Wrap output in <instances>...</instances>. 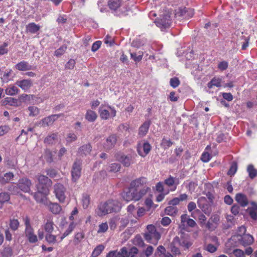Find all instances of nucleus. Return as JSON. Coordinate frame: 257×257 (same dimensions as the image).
Returning a JSON list of instances; mask_svg holds the SVG:
<instances>
[{
    "instance_id": "1",
    "label": "nucleus",
    "mask_w": 257,
    "mask_h": 257,
    "mask_svg": "<svg viewBox=\"0 0 257 257\" xmlns=\"http://www.w3.org/2000/svg\"><path fill=\"white\" fill-rule=\"evenodd\" d=\"M151 188L148 185V180L142 177L137 178L130 183L128 190L121 194L123 199L126 202L138 201L151 191Z\"/></svg>"
},
{
    "instance_id": "2",
    "label": "nucleus",
    "mask_w": 257,
    "mask_h": 257,
    "mask_svg": "<svg viewBox=\"0 0 257 257\" xmlns=\"http://www.w3.org/2000/svg\"><path fill=\"white\" fill-rule=\"evenodd\" d=\"M121 205L119 202L116 200H109L106 202L100 203L96 210L97 214L103 216L113 212L120 210Z\"/></svg>"
},
{
    "instance_id": "3",
    "label": "nucleus",
    "mask_w": 257,
    "mask_h": 257,
    "mask_svg": "<svg viewBox=\"0 0 257 257\" xmlns=\"http://www.w3.org/2000/svg\"><path fill=\"white\" fill-rule=\"evenodd\" d=\"M160 237L161 234L157 231L154 225L150 224L147 226V231L144 233V238L148 242L156 245Z\"/></svg>"
},
{
    "instance_id": "4",
    "label": "nucleus",
    "mask_w": 257,
    "mask_h": 257,
    "mask_svg": "<svg viewBox=\"0 0 257 257\" xmlns=\"http://www.w3.org/2000/svg\"><path fill=\"white\" fill-rule=\"evenodd\" d=\"M107 5L114 15L121 17L127 15L121 0H108Z\"/></svg>"
},
{
    "instance_id": "5",
    "label": "nucleus",
    "mask_w": 257,
    "mask_h": 257,
    "mask_svg": "<svg viewBox=\"0 0 257 257\" xmlns=\"http://www.w3.org/2000/svg\"><path fill=\"white\" fill-rule=\"evenodd\" d=\"M37 179L38 183L37 184V188L42 191L45 194H49V187L51 186L52 182L47 176L40 175H38Z\"/></svg>"
},
{
    "instance_id": "6",
    "label": "nucleus",
    "mask_w": 257,
    "mask_h": 257,
    "mask_svg": "<svg viewBox=\"0 0 257 257\" xmlns=\"http://www.w3.org/2000/svg\"><path fill=\"white\" fill-rule=\"evenodd\" d=\"M100 116L102 119H108L110 116L114 117L116 115L115 110L109 106L101 105L99 108L98 111Z\"/></svg>"
},
{
    "instance_id": "7",
    "label": "nucleus",
    "mask_w": 257,
    "mask_h": 257,
    "mask_svg": "<svg viewBox=\"0 0 257 257\" xmlns=\"http://www.w3.org/2000/svg\"><path fill=\"white\" fill-rule=\"evenodd\" d=\"M81 165V161L79 159H76L72 165L71 176L72 180L74 182H76L81 176L82 169Z\"/></svg>"
},
{
    "instance_id": "8",
    "label": "nucleus",
    "mask_w": 257,
    "mask_h": 257,
    "mask_svg": "<svg viewBox=\"0 0 257 257\" xmlns=\"http://www.w3.org/2000/svg\"><path fill=\"white\" fill-rule=\"evenodd\" d=\"M54 193L56 198L61 203H64L66 199L65 187L61 184L58 183L54 186Z\"/></svg>"
},
{
    "instance_id": "9",
    "label": "nucleus",
    "mask_w": 257,
    "mask_h": 257,
    "mask_svg": "<svg viewBox=\"0 0 257 257\" xmlns=\"http://www.w3.org/2000/svg\"><path fill=\"white\" fill-rule=\"evenodd\" d=\"M198 207L206 214H209L211 212V208L208 199L203 196L198 198L197 200Z\"/></svg>"
},
{
    "instance_id": "10",
    "label": "nucleus",
    "mask_w": 257,
    "mask_h": 257,
    "mask_svg": "<svg viewBox=\"0 0 257 257\" xmlns=\"http://www.w3.org/2000/svg\"><path fill=\"white\" fill-rule=\"evenodd\" d=\"M31 185V181L26 177L19 179L17 183L18 188L25 193L30 192Z\"/></svg>"
},
{
    "instance_id": "11",
    "label": "nucleus",
    "mask_w": 257,
    "mask_h": 257,
    "mask_svg": "<svg viewBox=\"0 0 257 257\" xmlns=\"http://www.w3.org/2000/svg\"><path fill=\"white\" fill-rule=\"evenodd\" d=\"M63 115V114L62 113L50 115L42 119L39 122V124L43 126L51 125L55 120Z\"/></svg>"
},
{
    "instance_id": "12",
    "label": "nucleus",
    "mask_w": 257,
    "mask_h": 257,
    "mask_svg": "<svg viewBox=\"0 0 257 257\" xmlns=\"http://www.w3.org/2000/svg\"><path fill=\"white\" fill-rule=\"evenodd\" d=\"M156 25L163 31V29L169 28L171 26L170 16L168 15L163 16L161 19L156 22Z\"/></svg>"
},
{
    "instance_id": "13",
    "label": "nucleus",
    "mask_w": 257,
    "mask_h": 257,
    "mask_svg": "<svg viewBox=\"0 0 257 257\" xmlns=\"http://www.w3.org/2000/svg\"><path fill=\"white\" fill-rule=\"evenodd\" d=\"M117 159L121 162L124 167H128L133 163V156L131 155H125L123 154H118Z\"/></svg>"
},
{
    "instance_id": "14",
    "label": "nucleus",
    "mask_w": 257,
    "mask_h": 257,
    "mask_svg": "<svg viewBox=\"0 0 257 257\" xmlns=\"http://www.w3.org/2000/svg\"><path fill=\"white\" fill-rule=\"evenodd\" d=\"M15 84L24 91L26 92L32 86L33 82L31 79H23L21 80H17Z\"/></svg>"
},
{
    "instance_id": "15",
    "label": "nucleus",
    "mask_w": 257,
    "mask_h": 257,
    "mask_svg": "<svg viewBox=\"0 0 257 257\" xmlns=\"http://www.w3.org/2000/svg\"><path fill=\"white\" fill-rule=\"evenodd\" d=\"M151 149V146L150 144L148 142H145L142 146H139L138 148V152L139 154L143 157H145L150 152Z\"/></svg>"
},
{
    "instance_id": "16",
    "label": "nucleus",
    "mask_w": 257,
    "mask_h": 257,
    "mask_svg": "<svg viewBox=\"0 0 257 257\" xmlns=\"http://www.w3.org/2000/svg\"><path fill=\"white\" fill-rule=\"evenodd\" d=\"M117 141L116 136L114 135L109 136L104 144V147L106 150H110L112 149Z\"/></svg>"
},
{
    "instance_id": "17",
    "label": "nucleus",
    "mask_w": 257,
    "mask_h": 257,
    "mask_svg": "<svg viewBox=\"0 0 257 257\" xmlns=\"http://www.w3.org/2000/svg\"><path fill=\"white\" fill-rule=\"evenodd\" d=\"M25 235L31 243H35L38 241L37 236L35 234L32 227L25 228Z\"/></svg>"
},
{
    "instance_id": "18",
    "label": "nucleus",
    "mask_w": 257,
    "mask_h": 257,
    "mask_svg": "<svg viewBox=\"0 0 257 257\" xmlns=\"http://www.w3.org/2000/svg\"><path fill=\"white\" fill-rule=\"evenodd\" d=\"M14 178L13 172H8L2 176H0V185H5L9 183Z\"/></svg>"
},
{
    "instance_id": "19",
    "label": "nucleus",
    "mask_w": 257,
    "mask_h": 257,
    "mask_svg": "<svg viewBox=\"0 0 257 257\" xmlns=\"http://www.w3.org/2000/svg\"><path fill=\"white\" fill-rule=\"evenodd\" d=\"M92 150V147L90 144L82 146L78 149V153L80 156H86L90 154Z\"/></svg>"
},
{
    "instance_id": "20",
    "label": "nucleus",
    "mask_w": 257,
    "mask_h": 257,
    "mask_svg": "<svg viewBox=\"0 0 257 257\" xmlns=\"http://www.w3.org/2000/svg\"><path fill=\"white\" fill-rule=\"evenodd\" d=\"M251 205L247 208L248 213L252 219L257 220V204L252 202Z\"/></svg>"
},
{
    "instance_id": "21",
    "label": "nucleus",
    "mask_w": 257,
    "mask_h": 257,
    "mask_svg": "<svg viewBox=\"0 0 257 257\" xmlns=\"http://www.w3.org/2000/svg\"><path fill=\"white\" fill-rule=\"evenodd\" d=\"M16 69L20 71H28L32 69V66L29 64L28 62L22 61L15 65Z\"/></svg>"
},
{
    "instance_id": "22",
    "label": "nucleus",
    "mask_w": 257,
    "mask_h": 257,
    "mask_svg": "<svg viewBox=\"0 0 257 257\" xmlns=\"http://www.w3.org/2000/svg\"><path fill=\"white\" fill-rule=\"evenodd\" d=\"M235 200L242 207H245L247 205L248 201L246 196L242 193H237L235 196Z\"/></svg>"
},
{
    "instance_id": "23",
    "label": "nucleus",
    "mask_w": 257,
    "mask_h": 257,
    "mask_svg": "<svg viewBox=\"0 0 257 257\" xmlns=\"http://www.w3.org/2000/svg\"><path fill=\"white\" fill-rule=\"evenodd\" d=\"M48 194H45L42 191L40 190L39 188H37V192L33 194V196L36 201L39 203H43L45 199V196Z\"/></svg>"
},
{
    "instance_id": "24",
    "label": "nucleus",
    "mask_w": 257,
    "mask_h": 257,
    "mask_svg": "<svg viewBox=\"0 0 257 257\" xmlns=\"http://www.w3.org/2000/svg\"><path fill=\"white\" fill-rule=\"evenodd\" d=\"M177 179L172 176H170L164 181V183L169 187H172L174 185L173 189H171L172 191H175L176 189L177 185L179 184L178 181H176Z\"/></svg>"
},
{
    "instance_id": "25",
    "label": "nucleus",
    "mask_w": 257,
    "mask_h": 257,
    "mask_svg": "<svg viewBox=\"0 0 257 257\" xmlns=\"http://www.w3.org/2000/svg\"><path fill=\"white\" fill-rule=\"evenodd\" d=\"M150 126V122L146 121L140 127L139 135L140 137H143L147 134Z\"/></svg>"
},
{
    "instance_id": "26",
    "label": "nucleus",
    "mask_w": 257,
    "mask_h": 257,
    "mask_svg": "<svg viewBox=\"0 0 257 257\" xmlns=\"http://www.w3.org/2000/svg\"><path fill=\"white\" fill-rule=\"evenodd\" d=\"M48 207L50 211L55 214H58L60 213L62 208L57 203L50 202L48 204Z\"/></svg>"
},
{
    "instance_id": "27",
    "label": "nucleus",
    "mask_w": 257,
    "mask_h": 257,
    "mask_svg": "<svg viewBox=\"0 0 257 257\" xmlns=\"http://www.w3.org/2000/svg\"><path fill=\"white\" fill-rule=\"evenodd\" d=\"M173 244L174 245H180L182 246H184L187 248H188L191 245V243L188 241L187 240L183 239L180 240L179 237L178 236H176L173 239Z\"/></svg>"
},
{
    "instance_id": "28",
    "label": "nucleus",
    "mask_w": 257,
    "mask_h": 257,
    "mask_svg": "<svg viewBox=\"0 0 257 257\" xmlns=\"http://www.w3.org/2000/svg\"><path fill=\"white\" fill-rule=\"evenodd\" d=\"M241 243L243 246H247L251 244L253 242V237L249 234H244L241 237Z\"/></svg>"
},
{
    "instance_id": "29",
    "label": "nucleus",
    "mask_w": 257,
    "mask_h": 257,
    "mask_svg": "<svg viewBox=\"0 0 257 257\" xmlns=\"http://www.w3.org/2000/svg\"><path fill=\"white\" fill-rule=\"evenodd\" d=\"M54 223L51 218L47 219L44 226L45 230L47 233H52L54 230Z\"/></svg>"
},
{
    "instance_id": "30",
    "label": "nucleus",
    "mask_w": 257,
    "mask_h": 257,
    "mask_svg": "<svg viewBox=\"0 0 257 257\" xmlns=\"http://www.w3.org/2000/svg\"><path fill=\"white\" fill-rule=\"evenodd\" d=\"M221 79L219 77H214L208 83L207 86L209 88H212L213 86L219 87L221 86Z\"/></svg>"
},
{
    "instance_id": "31",
    "label": "nucleus",
    "mask_w": 257,
    "mask_h": 257,
    "mask_svg": "<svg viewBox=\"0 0 257 257\" xmlns=\"http://www.w3.org/2000/svg\"><path fill=\"white\" fill-rule=\"evenodd\" d=\"M97 115L92 110H88L85 114V118L89 122H94L97 118Z\"/></svg>"
},
{
    "instance_id": "32",
    "label": "nucleus",
    "mask_w": 257,
    "mask_h": 257,
    "mask_svg": "<svg viewBox=\"0 0 257 257\" xmlns=\"http://www.w3.org/2000/svg\"><path fill=\"white\" fill-rule=\"evenodd\" d=\"M76 226V224L74 223L73 222H72L70 223V224L69 225L67 229L65 230V231L63 233L62 235L60 237V240L62 241L65 237H66L67 236H68L69 234H70L72 231L74 230Z\"/></svg>"
},
{
    "instance_id": "33",
    "label": "nucleus",
    "mask_w": 257,
    "mask_h": 257,
    "mask_svg": "<svg viewBox=\"0 0 257 257\" xmlns=\"http://www.w3.org/2000/svg\"><path fill=\"white\" fill-rule=\"evenodd\" d=\"M40 27L34 23L29 24L27 26V30L32 34H35L39 31Z\"/></svg>"
},
{
    "instance_id": "34",
    "label": "nucleus",
    "mask_w": 257,
    "mask_h": 257,
    "mask_svg": "<svg viewBox=\"0 0 257 257\" xmlns=\"http://www.w3.org/2000/svg\"><path fill=\"white\" fill-rule=\"evenodd\" d=\"M20 90L17 86L10 85L6 89V93L9 95H15L19 92Z\"/></svg>"
},
{
    "instance_id": "35",
    "label": "nucleus",
    "mask_w": 257,
    "mask_h": 257,
    "mask_svg": "<svg viewBox=\"0 0 257 257\" xmlns=\"http://www.w3.org/2000/svg\"><path fill=\"white\" fill-rule=\"evenodd\" d=\"M247 172L250 178L253 179L257 176V170L251 164L249 165L247 168Z\"/></svg>"
},
{
    "instance_id": "36",
    "label": "nucleus",
    "mask_w": 257,
    "mask_h": 257,
    "mask_svg": "<svg viewBox=\"0 0 257 257\" xmlns=\"http://www.w3.org/2000/svg\"><path fill=\"white\" fill-rule=\"evenodd\" d=\"M13 73L12 69H10L7 72H5L3 76L1 77L2 81L4 83H8L13 80L11 75Z\"/></svg>"
},
{
    "instance_id": "37",
    "label": "nucleus",
    "mask_w": 257,
    "mask_h": 257,
    "mask_svg": "<svg viewBox=\"0 0 257 257\" xmlns=\"http://www.w3.org/2000/svg\"><path fill=\"white\" fill-rule=\"evenodd\" d=\"M177 208L172 205L166 207L165 210V213L171 216L175 215L177 214Z\"/></svg>"
},
{
    "instance_id": "38",
    "label": "nucleus",
    "mask_w": 257,
    "mask_h": 257,
    "mask_svg": "<svg viewBox=\"0 0 257 257\" xmlns=\"http://www.w3.org/2000/svg\"><path fill=\"white\" fill-rule=\"evenodd\" d=\"M104 248V246L100 244L98 246H97L93 250V251L92 252L91 256L92 257H97L98 256L101 252L103 250Z\"/></svg>"
},
{
    "instance_id": "39",
    "label": "nucleus",
    "mask_w": 257,
    "mask_h": 257,
    "mask_svg": "<svg viewBox=\"0 0 257 257\" xmlns=\"http://www.w3.org/2000/svg\"><path fill=\"white\" fill-rule=\"evenodd\" d=\"M9 225L10 227L12 230L16 231L18 229L20 226V222L18 219H12L10 220Z\"/></svg>"
},
{
    "instance_id": "40",
    "label": "nucleus",
    "mask_w": 257,
    "mask_h": 257,
    "mask_svg": "<svg viewBox=\"0 0 257 257\" xmlns=\"http://www.w3.org/2000/svg\"><path fill=\"white\" fill-rule=\"evenodd\" d=\"M84 238V233L83 231L77 232L75 234L74 242L75 244L79 243L82 239Z\"/></svg>"
},
{
    "instance_id": "41",
    "label": "nucleus",
    "mask_w": 257,
    "mask_h": 257,
    "mask_svg": "<svg viewBox=\"0 0 257 257\" xmlns=\"http://www.w3.org/2000/svg\"><path fill=\"white\" fill-rule=\"evenodd\" d=\"M10 199V195L6 192L0 193V204L8 202Z\"/></svg>"
},
{
    "instance_id": "42",
    "label": "nucleus",
    "mask_w": 257,
    "mask_h": 257,
    "mask_svg": "<svg viewBox=\"0 0 257 257\" xmlns=\"http://www.w3.org/2000/svg\"><path fill=\"white\" fill-rule=\"evenodd\" d=\"M82 202L84 208H87L90 203V197L87 194H83Z\"/></svg>"
},
{
    "instance_id": "43",
    "label": "nucleus",
    "mask_w": 257,
    "mask_h": 257,
    "mask_svg": "<svg viewBox=\"0 0 257 257\" xmlns=\"http://www.w3.org/2000/svg\"><path fill=\"white\" fill-rule=\"evenodd\" d=\"M28 110L29 111V116H35L37 115L39 113V109L38 107L31 106L28 107Z\"/></svg>"
},
{
    "instance_id": "44",
    "label": "nucleus",
    "mask_w": 257,
    "mask_h": 257,
    "mask_svg": "<svg viewBox=\"0 0 257 257\" xmlns=\"http://www.w3.org/2000/svg\"><path fill=\"white\" fill-rule=\"evenodd\" d=\"M120 168V165L118 163H112L111 164L107 170L110 172H118Z\"/></svg>"
},
{
    "instance_id": "45",
    "label": "nucleus",
    "mask_w": 257,
    "mask_h": 257,
    "mask_svg": "<svg viewBox=\"0 0 257 257\" xmlns=\"http://www.w3.org/2000/svg\"><path fill=\"white\" fill-rule=\"evenodd\" d=\"M57 135L55 134H53L48 136L44 140V142L47 144H53L55 140L57 139Z\"/></svg>"
},
{
    "instance_id": "46",
    "label": "nucleus",
    "mask_w": 257,
    "mask_h": 257,
    "mask_svg": "<svg viewBox=\"0 0 257 257\" xmlns=\"http://www.w3.org/2000/svg\"><path fill=\"white\" fill-rule=\"evenodd\" d=\"M67 49V46L62 45L59 49L56 50L54 52V55L57 57H60L64 54Z\"/></svg>"
},
{
    "instance_id": "47",
    "label": "nucleus",
    "mask_w": 257,
    "mask_h": 257,
    "mask_svg": "<svg viewBox=\"0 0 257 257\" xmlns=\"http://www.w3.org/2000/svg\"><path fill=\"white\" fill-rule=\"evenodd\" d=\"M46 240L50 243H55L57 242L56 236L51 233H47L45 236Z\"/></svg>"
},
{
    "instance_id": "48",
    "label": "nucleus",
    "mask_w": 257,
    "mask_h": 257,
    "mask_svg": "<svg viewBox=\"0 0 257 257\" xmlns=\"http://www.w3.org/2000/svg\"><path fill=\"white\" fill-rule=\"evenodd\" d=\"M108 224L106 222L102 223L98 226V229L97 230L98 233L105 232L108 229Z\"/></svg>"
},
{
    "instance_id": "49",
    "label": "nucleus",
    "mask_w": 257,
    "mask_h": 257,
    "mask_svg": "<svg viewBox=\"0 0 257 257\" xmlns=\"http://www.w3.org/2000/svg\"><path fill=\"white\" fill-rule=\"evenodd\" d=\"M143 53L142 52L139 53V54L138 55H137L136 53H131V57L132 59L134 60L136 62H139L143 58Z\"/></svg>"
},
{
    "instance_id": "50",
    "label": "nucleus",
    "mask_w": 257,
    "mask_h": 257,
    "mask_svg": "<svg viewBox=\"0 0 257 257\" xmlns=\"http://www.w3.org/2000/svg\"><path fill=\"white\" fill-rule=\"evenodd\" d=\"M8 44L7 42H5L3 45L0 46V55H3L8 53Z\"/></svg>"
},
{
    "instance_id": "51",
    "label": "nucleus",
    "mask_w": 257,
    "mask_h": 257,
    "mask_svg": "<svg viewBox=\"0 0 257 257\" xmlns=\"http://www.w3.org/2000/svg\"><path fill=\"white\" fill-rule=\"evenodd\" d=\"M77 139L76 135L73 133H69L66 137V141L67 143H70L76 141Z\"/></svg>"
},
{
    "instance_id": "52",
    "label": "nucleus",
    "mask_w": 257,
    "mask_h": 257,
    "mask_svg": "<svg viewBox=\"0 0 257 257\" xmlns=\"http://www.w3.org/2000/svg\"><path fill=\"white\" fill-rule=\"evenodd\" d=\"M170 85L173 88H176L179 86L180 84V81L177 77H173L170 79Z\"/></svg>"
},
{
    "instance_id": "53",
    "label": "nucleus",
    "mask_w": 257,
    "mask_h": 257,
    "mask_svg": "<svg viewBox=\"0 0 257 257\" xmlns=\"http://www.w3.org/2000/svg\"><path fill=\"white\" fill-rule=\"evenodd\" d=\"M118 252L121 257H129L130 253L128 248L126 247H123Z\"/></svg>"
},
{
    "instance_id": "54",
    "label": "nucleus",
    "mask_w": 257,
    "mask_h": 257,
    "mask_svg": "<svg viewBox=\"0 0 257 257\" xmlns=\"http://www.w3.org/2000/svg\"><path fill=\"white\" fill-rule=\"evenodd\" d=\"M134 243L138 246H143L144 245V242L140 236H136L134 239Z\"/></svg>"
},
{
    "instance_id": "55",
    "label": "nucleus",
    "mask_w": 257,
    "mask_h": 257,
    "mask_svg": "<svg viewBox=\"0 0 257 257\" xmlns=\"http://www.w3.org/2000/svg\"><path fill=\"white\" fill-rule=\"evenodd\" d=\"M172 144L173 143L170 140L163 139L161 143V146L165 149H167L171 147Z\"/></svg>"
},
{
    "instance_id": "56",
    "label": "nucleus",
    "mask_w": 257,
    "mask_h": 257,
    "mask_svg": "<svg viewBox=\"0 0 257 257\" xmlns=\"http://www.w3.org/2000/svg\"><path fill=\"white\" fill-rule=\"evenodd\" d=\"M228 64L226 61H223L218 64V68L221 71H224L228 68Z\"/></svg>"
},
{
    "instance_id": "57",
    "label": "nucleus",
    "mask_w": 257,
    "mask_h": 257,
    "mask_svg": "<svg viewBox=\"0 0 257 257\" xmlns=\"http://www.w3.org/2000/svg\"><path fill=\"white\" fill-rule=\"evenodd\" d=\"M3 256L4 257H9L12 255V250L10 247H6L5 248L3 252Z\"/></svg>"
},
{
    "instance_id": "58",
    "label": "nucleus",
    "mask_w": 257,
    "mask_h": 257,
    "mask_svg": "<svg viewBox=\"0 0 257 257\" xmlns=\"http://www.w3.org/2000/svg\"><path fill=\"white\" fill-rule=\"evenodd\" d=\"M75 65V61L74 59H71L65 65V68L68 69H72L74 68Z\"/></svg>"
},
{
    "instance_id": "59",
    "label": "nucleus",
    "mask_w": 257,
    "mask_h": 257,
    "mask_svg": "<svg viewBox=\"0 0 257 257\" xmlns=\"http://www.w3.org/2000/svg\"><path fill=\"white\" fill-rule=\"evenodd\" d=\"M236 170H237L236 164L235 163L232 164L231 165L229 171H228L227 174L229 175H233L236 172Z\"/></svg>"
},
{
    "instance_id": "60",
    "label": "nucleus",
    "mask_w": 257,
    "mask_h": 257,
    "mask_svg": "<svg viewBox=\"0 0 257 257\" xmlns=\"http://www.w3.org/2000/svg\"><path fill=\"white\" fill-rule=\"evenodd\" d=\"M201 159L203 162H208L211 159V157L208 153L204 152L202 154Z\"/></svg>"
},
{
    "instance_id": "61",
    "label": "nucleus",
    "mask_w": 257,
    "mask_h": 257,
    "mask_svg": "<svg viewBox=\"0 0 257 257\" xmlns=\"http://www.w3.org/2000/svg\"><path fill=\"white\" fill-rule=\"evenodd\" d=\"M233 253L236 257H243L244 256V252L243 250L240 249H235L233 250Z\"/></svg>"
},
{
    "instance_id": "62",
    "label": "nucleus",
    "mask_w": 257,
    "mask_h": 257,
    "mask_svg": "<svg viewBox=\"0 0 257 257\" xmlns=\"http://www.w3.org/2000/svg\"><path fill=\"white\" fill-rule=\"evenodd\" d=\"M101 42L100 41H97L94 42L91 47V50L93 52L96 51L100 47Z\"/></svg>"
},
{
    "instance_id": "63",
    "label": "nucleus",
    "mask_w": 257,
    "mask_h": 257,
    "mask_svg": "<svg viewBox=\"0 0 257 257\" xmlns=\"http://www.w3.org/2000/svg\"><path fill=\"white\" fill-rule=\"evenodd\" d=\"M206 227L209 230H213L216 228V225L209 220L206 224Z\"/></svg>"
},
{
    "instance_id": "64",
    "label": "nucleus",
    "mask_w": 257,
    "mask_h": 257,
    "mask_svg": "<svg viewBox=\"0 0 257 257\" xmlns=\"http://www.w3.org/2000/svg\"><path fill=\"white\" fill-rule=\"evenodd\" d=\"M153 250H154V248L152 246H151V245L148 246L145 251V255H146V256L147 257L150 256L153 253Z\"/></svg>"
}]
</instances>
